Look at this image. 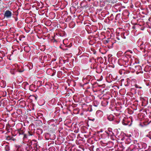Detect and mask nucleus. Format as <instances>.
Instances as JSON below:
<instances>
[{"label":"nucleus","instance_id":"obj_19","mask_svg":"<svg viewBox=\"0 0 151 151\" xmlns=\"http://www.w3.org/2000/svg\"><path fill=\"white\" fill-rule=\"evenodd\" d=\"M118 63L120 66H122L123 65V60L121 58H120L119 59Z\"/></svg>","mask_w":151,"mask_h":151},{"label":"nucleus","instance_id":"obj_23","mask_svg":"<svg viewBox=\"0 0 151 151\" xmlns=\"http://www.w3.org/2000/svg\"><path fill=\"white\" fill-rule=\"evenodd\" d=\"M91 78V76H90L89 75H88V76H87L86 77V79H85L84 80H87L88 81V82H87V83H88V82L90 81Z\"/></svg>","mask_w":151,"mask_h":151},{"label":"nucleus","instance_id":"obj_2","mask_svg":"<svg viewBox=\"0 0 151 151\" xmlns=\"http://www.w3.org/2000/svg\"><path fill=\"white\" fill-rule=\"evenodd\" d=\"M122 106V105L121 102H118L117 103L116 106V109L117 112V114L119 115H120L121 116L123 115Z\"/></svg>","mask_w":151,"mask_h":151},{"label":"nucleus","instance_id":"obj_5","mask_svg":"<svg viewBox=\"0 0 151 151\" xmlns=\"http://www.w3.org/2000/svg\"><path fill=\"white\" fill-rule=\"evenodd\" d=\"M110 136V138L112 140H114L116 138L115 134L113 132H110L109 133V136Z\"/></svg>","mask_w":151,"mask_h":151},{"label":"nucleus","instance_id":"obj_20","mask_svg":"<svg viewBox=\"0 0 151 151\" xmlns=\"http://www.w3.org/2000/svg\"><path fill=\"white\" fill-rule=\"evenodd\" d=\"M32 148V146L31 145H27L26 149L27 151H30Z\"/></svg>","mask_w":151,"mask_h":151},{"label":"nucleus","instance_id":"obj_35","mask_svg":"<svg viewBox=\"0 0 151 151\" xmlns=\"http://www.w3.org/2000/svg\"><path fill=\"white\" fill-rule=\"evenodd\" d=\"M103 102H104V103L106 104V105H107L108 103L106 101H104Z\"/></svg>","mask_w":151,"mask_h":151},{"label":"nucleus","instance_id":"obj_39","mask_svg":"<svg viewBox=\"0 0 151 151\" xmlns=\"http://www.w3.org/2000/svg\"><path fill=\"white\" fill-rule=\"evenodd\" d=\"M127 82H128V81H127ZM128 83H128V82L127 84V85H126V84H125V86H129V84H128Z\"/></svg>","mask_w":151,"mask_h":151},{"label":"nucleus","instance_id":"obj_18","mask_svg":"<svg viewBox=\"0 0 151 151\" xmlns=\"http://www.w3.org/2000/svg\"><path fill=\"white\" fill-rule=\"evenodd\" d=\"M114 116L112 115H110L108 117V119L110 121L114 120Z\"/></svg>","mask_w":151,"mask_h":151},{"label":"nucleus","instance_id":"obj_8","mask_svg":"<svg viewBox=\"0 0 151 151\" xmlns=\"http://www.w3.org/2000/svg\"><path fill=\"white\" fill-rule=\"evenodd\" d=\"M6 85V84L5 81L2 80H0V87L4 88Z\"/></svg>","mask_w":151,"mask_h":151},{"label":"nucleus","instance_id":"obj_40","mask_svg":"<svg viewBox=\"0 0 151 151\" xmlns=\"http://www.w3.org/2000/svg\"><path fill=\"white\" fill-rule=\"evenodd\" d=\"M129 72L128 71L127 72V73H129Z\"/></svg>","mask_w":151,"mask_h":151},{"label":"nucleus","instance_id":"obj_31","mask_svg":"<svg viewBox=\"0 0 151 151\" xmlns=\"http://www.w3.org/2000/svg\"><path fill=\"white\" fill-rule=\"evenodd\" d=\"M147 136L149 137L150 139H151V132H149V134Z\"/></svg>","mask_w":151,"mask_h":151},{"label":"nucleus","instance_id":"obj_1","mask_svg":"<svg viewBox=\"0 0 151 151\" xmlns=\"http://www.w3.org/2000/svg\"><path fill=\"white\" fill-rule=\"evenodd\" d=\"M10 73L11 74H14L15 72L19 71V72H22L23 71V70H21L19 69L20 67L17 64H15L13 65H12L10 67Z\"/></svg>","mask_w":151,"mask_h":151},{"label":"nucleus","instance_id":"obj_11","mask_svg":"<svg viewBox=\"0 0 151 151\" xmlns=\"http://www.w3.org/2000/svg\"><path fill=\"white\" fill-rule=\"evenodd\" d=\"M5 61L1 57H0V67H2L5 65Z\"/></svg>","mask_w":151,"mask_h":151},{"label":"nucleus","instance_id":"obj_14","mask_svg":"<svg viewBox=\"0 0 151 151\" xmlns=\"http://www.w3.org/2000/svg\"><path fill=\"white\" fill-rule=\"evenodd\" d=\"M122 33H121L120 34L119 33H118V35L116 37V38L118 40H122Z\"/></svg>","mask_w":151,"mask_h":151},{"label":"nucleus","instance_id":"obj_7","mask_svg":"<svg viewBox=\"0 0 151 151\" xmlns=\"http://www.w3.org/2000/svg\"><path fill=\"white\" fill-rule=\"evenodd\" d=\"M127 52H125V54H124L123 55V61H124L125 63H127L128 61V58L129 56L128 55H127L126 53Z\"/></svg>","mask_w":151,"mask_h":151},{"label":"nucleus","instance_id":"obj_26","mask_svg":"<svg viewBox=\"0 0 151 151\" xmlns=\"http://www.w3.org/2000/svg\"><path fill=\"white\" fill-rule=\"evenodd\" d=\"M5 149L6 151H9V146L8 145H6L5 147Z\"/></svg>","mask_w":151,"mask_h":151},{"label":"nucleus","instance_id":"obj_38","mask_svg":"<svg viewBox=\"0 0 151 151\" xmlns=\"http://www.w3.org/2000/svg\"><path fill=\"white\" fill-rule=\"evenodd\" d=\"M116 124H118L119 122V121H116Z\"/></svg>","mask_w":151,"mask_h":151},{"label":"nucleus","instance_id":"obj_44","mask_svg":"<svg viewBox=\"0 0 151 151\" xmlns=\"http://www.w3.org/2000/svg\"><path fill=\"white\" fill-rule=\"evenodd\" d=\"M123 8H125V7H124V6H123Z\"/></svg>","mask_w":151,"mask_h":151},{"label":"nucleus","instance_id":"obj_9","mask_svg":"<svg viewBox=\"0 0 151 151\" xmlns=\"http://www.w3.org/2000/svg\"><path fill=\"white\" fill-rule=\"evenodd\" d=\"M101 145L103 146L104 147L106 146L107 145V142L104 139L101 140L100 142Z\"/></svg>","mask_w":151,"mask_h":151},{"label":"nucleus","instance_id":"obj_16","mask_svg":"<svg viewBox=\"0 0 151 151\" xmlns=\"http://www.w3.org/2000/svg\"><path fill=\"white\" fill-rule=\"evenodd\" d=\"M129 15V13L127 10H125L123 12V16H125V17L126 18H127Z\"/></svg>","mask_w":151,"mask_h":151},{"label":"nucleus","instance_id":"obj_17","mask_svg":"<svg viewBox=\"0 0 151 151\" xmlns=\"http://www.w3.org/2000/svg\"><path fill=\"white\" fill-rule=\"evenodd\" d=\"M123 52L121 51H119L117 54V55L118 58H121L122 56Z\"/></svg>","mask_w":151,"mask_h":151},{"label":"nucleus","instance_id":"obj_36","mask_svg":"<svg viewBox=\"0 0 151 151\" xmlns=\"http://www.w3.org/2000/svg\"><path fill=\"white\" fill-rule=\"evenodd\" d=\"M15 21H17V20H18V18H17V17L15 18Z\"/></svg>","mask_w":151,"mask_h":151},{"label":"nucleus","instance_id":"obj_22","mask_svg":"<svg viewBox=\"0 0 151 151\" xmlns=\"http://www.w3.org/2000/svg\"><path fill=\"white\" fill-rule=\"evenodd\" d=\"M43 132V131L42 129H37V133L40 134H41Z\"/></svg>","mask_w":151,"mask_h":151},{"label":"nucleus","instance_id":"obj_41","mask_svg":"<svg viewBox=\"0 0 151 151\" xmlns=\"http://www.w3.org/2000/svg\"><path fill=\"white\" fill-rule=\"evenodd\" d=\"M65 41V40H64L63 41V44H64V42Z\"/></svg>","mask_w":151,"mask_h":151},{"label":"nucleus","instance_id":"obj_48","mask_svg":"<svg viewBox=\"0 0 151 151\" xmlns=\"http://www.w3.org/2000/svg\"><path fill=\"white\" fill-rule=\"evenodd\" d=\"M150 101H151V98L150 99Z\"/></svg>","mask_w":151,"mask_h":151},{"label":"nucleus","instance_id":"obj_6","mask_svg":"<svg viewBox=\"0 0 151 151\" xmlns=\"http://www.w3.org/2000/svg\"><path fill=\"white\" fill-rule=\"evenodd\" d=\"M109 137V133L107 131H105V132L101 135V137L102 139H105Z\"/></svg>","mask_w":151,"mask_h":151},{"label":"nucleus","instance_id":"obj_24","mask_svg":"<svg viewBox=\"0 0 151 151\" xmlns=\"http://www.w3.org/2000/svg\"><path fill=\"white\" fill-rule=\"evenodd\" d=\"M42 82L41 81H38L37 83V86L39 87L40 86L42 85Z\"/></svg>","mask_w":151,"mask_h":151},{"label":"nucleus","instance_id":"obj_46","mask_svg":"<svg viewBox=\"0 0 151 151\" xmlns=\"http://www.w3.org/2000/svg\"><path fill=\"white\" fill-rule=\"evenodd\" d=\"M122 140L123 139V138H121V139Z\"/></svg>","mask_w":151,"mask_h":151},{"label":"nucleus","instance_id":"obj_25","mask_svg":"<svg viewBox=\"0 0 151 151\" xmlns=\"http://www.w3.org/2000/svg\"><path fill=\"white\" fill-rule=\"evenodd\" d=\"M121 16L120 14H117L116 17L115 19L116 20H118L120 17Z\"/></svg>","mask_w":151,"mask_h":151},{"label":"nucleus","instance_id":"obj_21","mask_svg":"<svg viewBox=\"0 0 151 151\" xmlns=\"http://www.w3.org/2000/svg\"><path fill=\"white\" fill-rule=\"evenodd\" d=\"M98 64L97 63H95L93 64L91 66V67L93 69H97L98 67Z\"/></svg>","mask_w":151,"mask_h":151},{"label":"nucleus","instance_id":"obj_37","mask_svg":"<svg viewBox=\"0 0 151 151\" xmlns=\"http://www.w3.org/2000/svg\"><path fill=\"white\" fill-rule=\"evenodd\" d=\"M128 65H129V64H128V63H127V64H126V65H125V66H124V65H123V66H125V67H127V66H128Z\"/></svg>","mask_w":151,"mask_h":151},{"label":"nucleus","instance_id":"obj_33","mask_svg":"<svg viewBox=\"0 0 151 151\" xmlns=\"http://www.w3.org/2000/svg\"><path fill=\"white\" fill-rule=\"evenodd\" d=\"M135 87L137 88H141V87H139L137 85V84H135Z\"/></svg>","mask_w":151,"mask_h":151},{"label":"nucleus","instance_id":"obj_43","mask_svg":"<svg viewBox=\"0 0 151 151\" xmlns=\"http://www.w3.org/2000/svg\"><path fill=\"white\" fill-rule=\"evenodd\" d=\"M86 83H85V84H84V85H86Z\"/></svg>","mask_w":151,"mask_h":151},{"label":"nucleus","instance_id":"obj_32","mask_svg":"<svg viewBox=\"0 0 151 151\" xmlns=\"http://www.w3.org/2000/svg\"><path fill=\"white\" fill-rule=\"evenodd\" d=\"M96 151H103V150L102 148H101V149L97 148L96 149Z\"/></svg>","mask_w":151,"mask_h":151},{"label":"nucleus","instance_id":"obj_45","mask_svg":"<svg viewBox=\"0 0 151 151\" xmlns=\"http://www.w3.org/2000/svg\"><path fill=\"white\" fill-rule=\"evenodd\" d=\"M127 1L126 2H125L124 3H127Z\"/></svg>","mask_w":151,"mask_h":151},{"label":"nucleus","instance_id":"obj_15","mask_svg":"<svg viewBox=\"0 0 151 151\" xmlns=\"http://www.w3.org/2000/svg\"><path fill=\"white\" fill-rule=\"evenodd\" d=\"M99 104V102L96 100H94L93 102V104L95 106H97Z\"/></svg>","mask_w":151,"mask_h":151},{"label":"nucleus","instance_id":"obj_47","mask_svg":"<svg viewBox=\"0 0 151 151\" xmlns=\"http://www.w3.org/2000/svg\"><path fill=\"white\" fill-rule=\"evenodd\" d=\"M89 88V87H88V88Z\"/></svg>","mask_w":151,"mask_h":151},{"label":"nucleus","instance_id":"obj_30","mask_svg":"<svg viewBox=\"0 0 151 151\" xmlns=\"http://www.w3.org/2000/svg\"><path fill=\"white\" fill-rule=\"evenodd\" d=\"M126 118H124V119H123V125H127V124H125L124 122H126Z\"/></svg>","mask_w":151,"mask_h":151},{"label":"nucleus","instance_id":"obj_34","mask_svg":"<svg viewBox=\"0 0 151 151\" xmlns=\"http://www.w3.org/2000/svg\"><path fill=\"white\" fill-rule=\"evenodd\" d=\"M122 69H121V70H119V73L121 75H122Z\"/></svg>","mask_w":151,"mask_h":151},{"label":"nucleus","instance_id":"obj_12","mask_svg":"<svg viewBox=\"0 0 151 151\" xmlns=\"http://www.w3.org/2000/svg\"><path fill=\"white\" fill-rule=\"evenodd\" d=\"M18 131L19 135L24 134V128H21L18 129Z\"/></svg>","mask_w":151,"mask_h":151},{"label":"nucleus","instance_id":"obj_27","mask_svg":"<svg viewBox=\"0 0 151 151\" xmlns=\"http://www.w3.org/2000/svg\"><path fill=\"white\" fill-rule=\"evenodd\" d=\"M112 129L111 128H109L108 129V130L106 131H107L108 133H109L110 132H113L112 131Z\"/></svg>","mask_w":151,"mask_h":151},{"label":"nucleus","instance_id":"obj_3","mask_svg":"<svg viewBox=\"0 0 151 151\" xmlns=\"http://www.w3.org/2000/svg\"><path fill=\"white\" fill-rule=\"evenodd\" d=\"M12 12L9 10H6L4 14V17L7 19L10 18L12 16Z\"/></svg>","mask_w":151,"mask_h":151},{"label":"nucleus","instance_id":"obj_49","mask_svg":"<svg viewBox=\"0 0 151 151\" xmlns=\"http://www.w3.org/2000/svg\"><path fill=\"white\" fill-rule=\"evenodd\" d=\"M131 151H132V150H131Z\"/></svg>","mask_w":151,"mask_h":151},{"label":"nucleus","instance_id":"obj_29","mask_svg":"<svg viewBox=\"0 0 151 151\" xmlns=\"http://www.w3.org/2000/svg\"><path fill=\"white\" fill-rule=\"evenodd\" d=\"M26 49H27L28 50H29V47H24V50L26 51ZM29 51H26V52H28Z\"/></svg>","mask_w":151,"mask_h":151},{"label":"nucleus","instance_id":"obj_28","mask_svg":"<svg viewBox=\"0 0 151 151\" xmlns=\"http://www.w3.org/2000/svg\"><path fill=\"white\" fill-rule=\"evenodd\" d=\"M33 134V133L31 131H29L28 135L29 136H31Z\"/></svg>","mask_w":151,"mask_h":151},{"label":"nucleus","instance_id":"obj_13","mask_svg":"<svg viewBox=\"0 0 151 151\" xmlns=\"http://www.w3.org/2000/svg\"><path fill=\"white\" fill-rule=\"evenodd\" d=\"M15 146L17 149V151H23V149L21 147L20 145H16Z\"/></svg>","mask_w":151,"mask_h":151},{"label":"nucleus","instance_id":"obj_10","mask_svg":"<svg viewBox=\"0 0 151 151\" xmlns=\"http://www.w3.org/2000/svg\"><path fill=\"white\" fill-rule=\"evenodd\" d=\"M39 58L42 61V60L43 62L47 60V57L45 55H42L40 56Z\"/></svg>","mask_w":151,"mask_h":151},{"label":"nucleus","instance_id":"obj_4","mask_svg":"<svg viewBox=\"0 0 151 151\" xmlns=\"http://www.w3.org/2000/svg\"><path fill=\"white\" fill-rule=\"evenodd\" d=\"M96 115L98 117H101L103 114V112L101 110H99L97 111L96 113Z\"/></svg>","mask_w":151,"mask_h":151},{"label":"nucleus","instance_id":"obj_42","mask_svg":"<svg viewBox=\"0 0 151 151\" xmlns=\"http://www.w3.org/2000/svg\"><path fill=\"white\" fill-rule=\"evenodd\" d=\"M123 38H125V37H124V36H123Z\"/></svg>","mask_w":151,"mask_h":151}]
</instances>
